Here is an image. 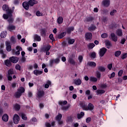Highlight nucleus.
Here are the masks:
<instances>
[{
  "label": "nucleus",
  "mask_w": 127,
  "mask_h": 127,
  "mask_svg": "<svg viewBox=\"0 0 127 127\" xmlns=\"http://www.w3.org/2000/svg\"><path fill=\"white\" fill-rule=\"evenodd\" d=\"M25 92V89L23 87H20L18 88L17 91L14 94V97L18 99L21 97L22 94Z\"/></svg>",
  "instance_id": "nucleus-1"
},
{
  "label": "nucleus",
  "mask_w": 127,
  "mask_h": 127,
  "mask_svg": "<svg viewBox=\"0 0 127 127\" xmlns=\"http://www.w3.org/2000/svg\"><path fill=\"white\" fill-rule=\"evenodd\" d=\"M51 49V46L50 45H44L41 49L42 51L43 52H46V55H50V52H49V50Z\"/></svg>",
  "instance_id": "nucleus-2"
},
{
  "label": "nucleus",
  "mask_w": 127,
  "mask_h": 127,
  "mask_svg": "<svg viewBox=\"0 0 127 127\" xmlns=\"http://www.w3.org/2000/svg\"><path fill=\"white\" fill-rule=\"evenodd\" d=\"M45 92L43 90H39L37 92V98L38 99H41L44 96Z\"/></svg>",
  "instance_id": "nucleus-3"
},
{
  "label": "nucleus",
  "mask_w": 127,
  "mask_h": 127,
  "mask_svg": "<svg viewBox=\"0 0 127 127\" xmlns=\"http://www.w3.org/2000/svg\"><path fill=\"white\" fill-rule=\"evenodd\" d=\"M85 40L87 41H90L92 40V37H93V35L92 33L87 32L85 34Z\"/></svg>",
  "instance_id": "nucleus-4"
},
{
  "label": "nucleus",
  "mask_w": 127,
  "mask_h": 127,
  "mask_svg": "<svg viewBox=\"0 0 127 127\" xmlns=\"http://www.w3.org/2000/svg\"><path fill=\"white\" fill-rule=\"evenodd\" d=\"M107 49L106 48H102L100 49L99 52V56L100 57H103L106 54V53L107 52Z\"/></svg>",
  "instance_id": "nucleus-5"
},
{
  "label": "nucleus",
  "mask_w": 127,
  "mask_h": 127,
  "mask_svg": "<svg viewBox=\"0 0 127 127\" xmlns=\"http://www.w3.org/2000/svg\"><path fill=\"white\" fill-rule=\"evenodd\" d=\"M111 1L110 0H103L102 2V4L105 7H109L110 6Z\"/></svg>",
  "instance_id": "nucleus-6"
},
{
  "label": "nucleus",
  "mask_w": 127,
  "mask_h": 127,
  "mask_svg": "<svg viewBox=\"0 0 127 127\" xmlns=\"http://www.w3.org/2000/svg\"><path fill=\"white\" fill-rule=\"evenodd\" d=\"M5 46H6L7 51H8V52H9L10 51H11V44L10 43V42L6 41Z\"/></svg>",
  "instance_id": "nucleus-7"
},
{
  "label": "nucleus",
  "mask_w": 127,
  "mask_h": 127,
  "mask_svg": "<svg viewBox=\"0 0 127 127\" xmlns=\"http://www.w3.org/2000/svg\"><path fill=\"white\" fill-rule=\"evenodd\" d=\"M16 50H18V51L15 52V53H14V52H12V54L13 55H14V54H15V55H19L20 54V51H22V48H21V47L19 46H17L16 47Z\"/></svg>",
  "instance_id": "nucleus-8"
},
{
  "label": "nucleus",
  "mask_w": 127,
  "mask_h": 127,
  "mask_svg": "<svg viewBox=\"0 0 127 127\" xmlns=\"http://www.w3.org/2000/svg\"><path fill=\"white\" fill-rule=\"evenodd\" d=\"M59 62H60V60L59 58H57L55 60L52 59L50 61V65H51V66H52L54 63H55L56 64H58Z\"/></svg>",
  "instance_id": "nucleus-9"
},
{
  "label": "nucleus",
  "mask_w": 127,
  "mask_h": 127,
  "mask_svg": "<svg viewBox=\"0 0 127 127\" xmlns=\"http://www.w3.org/2000/svg\"><path fill=\"white\" fill-rule=\"evenodd\" d=\"M19 116L17 114H15L13 116V122L15 125H17L19 122Z\"/></svg>",
  "instance_id": "nucleus-10"
},
{
  "label": "nucleus",
  "mask_w": 127,
  "mask_h": 127,
  "mask_svg": "<svg viewBox=\"0 0 127 127\" xmlns=\"http://www.w3.org/2000/svg\"><path fill=\"white\" fill-rule=\"evenodd\" d=\"M110 39L114 41V42H117L118 41V36L115 34L114 33H112L110 35Z\"/></svg>",
  "instance_id": "nucleus-11"
},
{
  "label": "nucleus",
  "mask_w": 127,
  "mask_h": 127,
  "mask_svg": "<svg viewBox=\"0 0 127 127\" xmlns=\"http://www.w3.org/2000/svg\"><path fill=\"white\" fill-rule=\"evenodd\" d=\"M12 12H7V14H3V18L4 19H7V18H9V17H10V16H12V14H11Z\"/></svg>",
  "instance_id": "nucleus-12"
},
{
  "label": "nucleus",
  "mask_w": 127,
  "mask_h": 127,
  "mask_svg": "<svg viewBox=\"0 0 127 127\" xmlns=\"http://www.w3.org/2000/svg\"><path fill=\"white\" fill-rule=\"evenodd\" d=\"M29 3L27 1H25L23 2L22 6L25 8V9H26V10H28L29 8Z\"/></svg>",
  "instance_id": "nucleus-13"
},
{
  "label": "nucleus",
  "mask_w": 127,
  "mask_h": 127,
  "mask_svg": "<svg viewBox=\"0 0 127 127\" xmlns=\"http://www.w3.org/2000/svg\"><path fill=\"white\" fill-rule=\"evenodd\" d=\"M3 45H0V54L1 55L2 58H5L6 57V55H5L3 52V50L1 49V48H3Z\"/></svg>",
  "instance_id": "nucleus-14"
},
{
  "label": "nucleus",
  "mask_w": 127,
  "mask_h": 127,
  "mask_svg": "<svg viewBox=\"0 0 127 127\" xmlns=\"http://www.w3.org/2000/svg\"><path fill=\"white\" fill-rule=\"evenodd\" d=\"M19 59L16 57H12L10 58V60L12 62V63H17Z\"/></svg>",
  "instance_id": "nucleus-15"
},
{
  "label": "nucleus",
  "mask_w": 127,
  "mask_h": 127,
  "mask_svg": "<svg viewBox=\"0 0 127 127\" xmlns=\"http://www.w3.org/2000/svg\"><path fill=\"white\" fill-rule=\"evenodd\" d=\"M2 9L4 11H7V12H9L10 11V12H11V10L9 9L7 5H3L2 6Z\"/></svg>",
  "instance_id": "nucleus-16"
},
{
  "label": "nucleus",
  "mask_w": 127,
  "mask_h": 127,
  "mask_svg": "<svg viewBox=\"0 0 127 127\" xmlns=\"http://www.w3.org/2000/svg\"><path fill=\"white\" fill-rule=\"evenodd\" d=\"M88 66H89L90 67H92L93 68H95L96 66H97V64H96V63L94 62H88L87 63Z\"/></svg>",
  "instance_id": "nucleus-17"
},
{
  "label": "nucleus",
  "mask_w": 127,
  "mask_h": 127,
  "mask_svg": "<svg viewBox=\"0 0 127 127\" xmlns=\"http://www.w3.org/2000/svg\"><path fill=\"white\" fill-rule=\"evenodd\" d=\"M33 73L34 75H36V76H38L39 75H41V74L43 73V71L42 70L35 69L34 70Z\"/></svg>",
  "instance_id": "nucleus-18"
},
{
  "label": "nucleus",
  "mask_w": 127,
  "mask_h": 127,
  "mask_svg": "<svg viewBox=\"0 0 127 127\" xmlns=\"http://www.w3.org/2000/svg\"><path fill=\"white\" fill-rule=\"evenodd\" d=\"M40 31L41 36L45 37V36H46V32H47V30L45 29H41Z\"/></svg>",
  "instance_id": "nucleus-19"
},
{
  "label": "nucleus",
  "mask_w": 127,
  "mask_h": 127,
  "mask_svg": "<svg viewBox=\"0 0 127 127\" xmlns=\"http://www.w3.org/2000/svg\"><path fill=\"white\" fill-rule=\"evenodd\" d=\"M94 108L95 107L94 106V105H93V104H92L91 103H89L87 106V111H93V110H94Z\"/></svg>",
  "instance_id": "nucleus-20"
},
{
  "label": "nucleus",
  "mask_w": 127,
  "mask_h": 127,
  "mask_svg": "<svg viewBox=\"0 0 127 127\" xmlns=\"http://www.w3.org/2000/svg\"><path fill=\"white\" fill-rule=\"evenodd\" d=\"M66 33H66V32H63L59 34L58 35V38H59V39H62V38H63V37L66 36Z\"/></svg>",
  "instance_id": "nucleus-21"
},
{
  "label": "nucleus",
  "mask_w": 127,
  "mask_h": 127,
  "mask_svg": "<svg viewBox=\"0 0 127 127\" xmlns=\"http://www.w3.org/2000/svg\"><path fill=\"white\" fill-rule=\"evenodd\" d=\"M105 43L107 48H108V49H110V48H111V46H112V43L109 40H107L105 41Z\"/></svg>",
  "instance_id": "nucleus-22"
},
{
  "label": "nucleus",
  "mask_w": 127,
  "mask_h": 127,
  "mask_svg": "<svg viewBox=\"0 0 127 127\" xmlns=\"http://www.w3.org/2000/svg\"><path fill=\"white\" fill-rule=\"evenodd\" d=\"M74 84L77 86H79L82 84V80H81L80 78L74 79Z\"/></svg>",
  "instance_id": "nucleus-23"
},
{
  "label": "nucleus",
  "mask_w": 127,
  "mask_h": 127,
  "mask_svg": "<svg viewBox=\"0 0 127 127\" xmlns=\"http://www.w3.org/2000/svg\"><path fill=\"white\" fill-rule=\"evenodd\" d=\"M80 106L84 111H88V106H87V105H86L84 103H81Z\"/></svg>",
  "instance_id": "nucleus-24"
},
{
  "label": "nucleus",
  "mask_w": 127,
  "mask_h": 127,
  "mask_svg": "<svg viewBox=\"0 0 127 127\" xmlns=\"http://www.w3.org/2000/svg\"><path fill=\"white\" fill-rule=\"evenodd\" d=\"M13 109L17 112H18L20 110V105L18 104H15L13 105Z\"/></svg>",
  "instance_id": "nucleus-25"
},
{
  "label": "nucleus",
  "mask_w": 127,
  "mask_h": 127,
  "mask_svg": "<svg viewBox=\"0 0 127 127\" xmlns=\"http://www.w3.org/2000/svg\"><path fill=\"white\" fill-rule=\"evenodd\" d=\"M29 4L30 5V6H33L34 4H36L37 3V1H36L35 0H30L29 1Z\"/></svg>",
  "instance_id": "nucleus-26"
},
{
  "label": "nucleus",
  "mask_w": 127,
  "mask_h": 127,
  "mask_svg": "<svg viewBox=\"0 0 127 127\" xmlns=\"http://www.w3.org/2000/svg\"><path fill=\"white\" fill-rule=\"evenodd\" d=\"M5 65L7 67H10L11 66V62L9 60H6L4 61Z\"/></svg>",
  "instance_id": "nucleus-27"
},
{
  "label": "nucleus",
  "mask_w": 127,
  "mask_h": 127,
  "mask_svg": "<svg viewBox=\"0 0 127 127\" xmlns=\"http://www.w3.org/2000/svg\"><path fill=\"white\" fill-rule=\"evenodd\" d=\"M34 39L36 41H41V37L37 34L34 36Z\"/></svg>",
  "instance_id": "nucleus-28"
},
{
  "label": "nucleus",
  "mask_w": 127,
  "mask_h": 127,
  "mask_svg": "<svg viewBox=\"0 0 127 127\" xmlns=\"http://www.w3.org/2000/svg\"><path fill=\"white\" fill-rule=\"evenodd\" d=\"M96 76L98 80H101V74L99 70L96 71Z\"/></svg>",
  "instance_id": "nucleus-29"
},
{
  "label": "nucleus",
  "mask_w": 127,
  "mask_h": 127,
  "mask_svg": "<svg viewBox=\"0 0 127 127\" xmlns=\"http://www.w3.org/2000/svg\"><path fill=\"white\" fill-rule=\"evenodd\" d=\"M97 69L98 70L100 71V72H105V71H106V68L101 65L98 66Z\"/></svg>",
  "instance_id": "nucleus-30"
},
{
  "label": "nucleus",
  "mask_w": 127,
  "mask_h": 127,
  "mask_svg": "<svg viewBox=\"0 0 127 127\" xmlns=\"http://www.w3.org/2000/svg\"><path fill=\"white\" fill-rule=\"evenodd\" d=\"M74 27H73V26L69 27L68 28H67L66 29V32L67 33L70 34V33H71V31H74Z\"/></svg>",
  "instance_id": "nucleus-31"
},
{
  "label": "nucleus",
  "mask_w": 127,
  "mask_h": 127,
  "mask_svg": "<svg viewBox=\"0 0 127 127\" xmlns=\"http://www.w3.org/2000/svg\"><path fill=\"white\" fill-rule=\"evenodd\" d=\"M96 29H97V27L94 25H91V26L88 28L89 31H94V30H96Z\"/></svg>",
  "instance_id": "nucleus-32"
},
{
  "label": "nucleus",
  "mask_w": 127,
  "mask_h": 127,
  "mask_svg": "<svg viewBox=\"0 0 127 127\" xmlns=\"http://www.w3.org/2000/svg\"><path fill=\"white\" fill-rule=\"evenodd\" d=\"M57 23L58 24H62L63 23V17L62 16H59L57 19Z\"/></svg>",
  "instance_id": "nucleus-33"
},
{
  "label": "nucleus",
  "mask_w": 127,
  "mask_h": 127,
  "mask_svg": "<svg viewBox=\"0 0 127 127\" xmlns=\"http://www.w3.org/2000/svg\"><path fill=\"white\" fill-rule=\"evenodd\" d=\"M89 81H90V82H97V81H98V78L94 76H90L89 77Z\"/></svg>",
  "instance_id": "nucleus-34"
},
{
  "label": "nucleus",
  "mask_w": 127,
  "mask_h": 127,
  "mask_svg": "<svg viewBox=\"0 0 127 127\" xmlns=\"http://www.w3.org/2000/svg\"><path fill=\"white\" fill-rule=\"evenodd\" d=\"M2 120L3 121V122H7L8 121V116L6 114H4L2 117Z\"/></svg>",
  "instance_id": "nucleus-35"
},
{
  "label": "nucleus",
  "mask_w": 127,
  "mask_h": 127,
  "mask_svg": "<svg viewBox=\"0 0 127 127\" xmlns=\"http://www.w3.org/2000/svg\"><path fill=\"white\" fill-rule=\"evenodd\" d=\"M105 90H100V89H98L96 91V94L98 95H103V94H104V93H105Z\"/></svg>",
  "instance_id": "nucleus-36"
},
{
  "label": "nucleus",
  "mask_w": 127,
  "mask_h": 127,
  "mask_svg": "<svg viewBox=\"0 0 127 127\" xmlns=\"http://www.w3.org/2000/svg\"><path fill=\"white\" fill-rule=\"evenodd\" d=\"M116 33L118 36H123V31L121 29H118Z\"/></svg>",
  "instance_id": "nucleus-37"
},
{
  "label": "nucleus",
  "mask_w": 127,
  "mask_h": 127,
  "mask_svg": "<svg viewBox=\"0 0 127 127\" xmlns=\"http://www.w3.org/2000/svg\"><path fill=\"white\" fill-rule=\"evenodd\" d=\"M7 29L9 30V31H12V30L15 29V27L12 25H10L7 27Z\"/></svg>",
  "instance_id": "nucleus-38"
},
{
  "label": "nucleus",
  "mask_w": 127,
  "mask_h": 127,
  "mask_svg": "<svg viewBox=\"0 0 127 127\" xmlns=\"http://www.w3.org/2000/svg\"><path fill=\"white\" fill-rule=\"evenodd\" d=\"M70 107H71V105H70V104H68L67 106H63L62 107V110L63 111H68Z\"/></svg>",
  "instance_id": "nucleus-39"
},
{
  "label": "nucleus",
  "mask_w": 127,
  "mask_h": 127,
  "mask_svg": "<svg viewBox=\"0 0 127 127\" xmlns=\"http://www.w3.org/2000/svg\"><path fill=\"white\" fill-rule=\"evenodd\" d=\"M83 116H85V113H84V112H81L80 114H77V119L80 120V119L83 118Z\"/></svg>",
  "instance_id": "nucleus-40"
},
{
  "label": "nucleus",
  "mask_w": 127,
  "mask_h": 127,
  "mask_svg": "<svg viewBox=\"0 0 127 127\" xmlns=\"http://www.w3.org/2000/svg\"><path fill=\"white\" fill-rule=\"evenodd\" d=\"M14 74V71H13V69L10 68L8 70L7 75H13Z\"/></svg>",
  "instance_id": "nucleus-41"
},
{
  "label": "nucleus",
  "mask_w": 127,
  "mask_h": 127,
  "mask_svg": "<svg viewBox=\"0 0 127 127\" xmlns=\"http://www.w3.org/2000/svg\"><path fill=\"white\" fill-rule=\"evenodd\" d=\"M87 47L89 49H93L95 47V44L94 43H89L87 45Z\"/></svg>",
  "instance_id": "nucleus-42"
},
{
  "label": "nucleus",
  "mask_w": 127,
  "mask_h": 127,
  "mask_svg": "<svg viewBox=\"0 0 127 127\" xmlns=\"http://www.w3.org/2000/svg\"><path fill=\"white\" fill-rule=\"evenodd\" d=\"M61 119H62V114H59L56 117V121H61Z\"/></svg>",
  "instance_id": "nucleus-43"
},
{
  "label": "nucleus",
  "mask_w": 127,
  "mask_h": 127,
  "mask_svg": "<svg viewBox=\"0 0 127 127\" xmlns=\"http://www.w3.org/2000/svg\"><path fill=\"white\" fill-rule=\"evenodd\" d=\"M6 34H7L6 31H3V32H2L1 33V34H0V37L1 38H4L5 37H6Z\"/></svg>",
  "instance_id": "nucleus-44"
},
{
  "label": "nucleus",
  "mask_w": 127,
  "mask_h": 127,
  "mask_svg": "<svg viewBox=\"0 0 127 127\" xmlns=\"http://www.w3.org/2000/svg\"><path fill=\"white\" fill-rule=\"evenodd\" d=\"M49 86H51V81L48 80L47 81V83L45 85V88L48 89V88H49Z\"/></svg>",
  "instance_id": "nucleus-45"
},
{
  "label": "nucleus",
  "mask_w": 127,
  "mask_h": 127,
  "mask_svg": "<svg viewBox=\"0 0 127 127\" xmlns=\"http://www.w3.org/2000/svg\"><path fill=\"white\" fill-rule=\"evenodd\" d=\"M94 18L92 17H88L86 18V22H91L93 21Z\"/></svg>",
  "instance_id": "nucleus-46"
},
{
  "label": "nucleus",
  "mask_w": 127,
  "mask_h": 127,
  "mask_svg": "<svg viewBox=\"0 0 127 127\" xmlns=\"http://www.w3.org/2000/svg\"><path fill=\"white\" fill-rule=\"evenodd\" d=\"M121 54H122V52H121V51H117L115 52V55L116 57H119V56H120Z\"/></svg>",
  "instance_id": "nucleus-47"
},
{
  "label": "nucleus",
  "mask_w": 127,
  "mask_h": 127,
  "mask_svg": "<svg viewBox=\"0 0 127 127\" xmlns=\"http://www.w3.org/2000/svg\"><path fill=\"white\" fill-rule=\"evenodd\" d=\"M75 42V39H69L68 40V44H73Z\"/></svg>",
  "instance_id": "nucleus-48"
},
{
  "label": "nucleus",
  "mask_w": 127,
  "mask_h": 127,
  "mask_svg": "<svg viewBox=\"0 0 127 127\" xmlns=\"http://www.w3.org/2000/svg\"><path fill=\"white\" fill-rule=\"evenodd\" d=\"M21 116L22 120H24V121H26V120H27V117H26V115L25 114L21 113Z\"/></svg>",
  "instance_id": "nucleus-49"
},
{
  "label": "nucleus",
  "mask_w": 127,
  "mask_h": 127,
  "mask_svg": "<svg viewBox=\"0 0 127 127\" xmlns=\"http://www.w3.org/2000/svg\"><path fill=\"white\" fill-rule=\"evenodd\" d=\"M59 105H61V106H62L63 105H67V101H60L59 102Z\"/></svg>",
  "instance_id": "nucleus-50"
},
{
  "label": "nucleus",
  "mask_w": 127,
  "mask_h": 127,
  "mask_svg": "<svg viewBox=\"0 0 127 127\" xmlns=\"http://www.w3.org/2000/svg\"><path fill=\"white\" fill-rule=\"evenodd\" d=\"M68 62L70 64H72L73 65H74L75 64V61H74V60H73L71 58H69L68 60Z\"/></svg>",
  "instance_id": "nucleus-51"
},
{
  "label": "nucleus",
  "mask_w": 127,
  "mask_h": 127,
  "mask_svg": "<svg viewBox=\"0 0 127 127\" xmlns=\"http://www.w3.org/2000/svg\"><path fill=\"white\" fill-rule=\"evenodd\" d=\"M36 15L37 16H43V13L40 12L39 11H37L36 12Z\"/></svg>",
  "instance_id": "nucleus-52"
},
{
  "label": "nucleus",
  "mask_w": 127,
  "mask_h": 127,
  "mask_svg": "<svg viewBox=\"0 0 127 127\" xmlns=\"http://www.w3.org/2000/svg\"><path fill=\"white\" fill-rule=\"evenodd\" d=\"M8 18V21L9 23H11L13 21V18H12V16L9 17V18Z\"/></svg>",
  "instance_id": "nucleus-53"
},
{
  "label": "nucleus",
  "mask_w": 127,
  "mask_h": 127,
  "mask_svg": "<svg viewBox=\"0 0 127 127\" xmlns=\"http://www.w3.org/2000/svg\"><path fill=\"white\" fill-rule=\"evenodd\" d=\"M117 13V11L116 9H114L110 12V15H114L115 14Z\"/></svg>",
  "instance_id": "nucleus-54"
},
{
  "label": "nucleus",
  "mask_w": 127,
  "mask_h": 127,
  "mask_svg": "<svg viewBox=\"0 0 127 127\" xmlns=\"http://www.w3.org/2000/svg\"><path fill=\"white\" fill-rule=\"evenodd\" d=\"M102 38H107L108 37V34L107 33H103L101 35Z\"/></svg>",
  "instance_id": "nucleus-55"
},
{
  "label": "nucleus",
  "mask_w": 127,
  "mask_h": 127,
  "mask_svg": "<svg viewBox=\"0 0 127 127\" xmlns=\"http://www.w3.org/2000/svg\"><path fill=\"white\" fill-rule=\"evenodd\" d=\"M6 77H7L8 81H11V80H12V76H11V75L7 74Z\"/></svg>",
  "instance_id": "nucleus-56"
},
{
  "label": "nucleus",
  "mask_w": 127,
  "mask_h": 127,
  "mask_svg": "<svg viewBox=\"0 0 127 127\" xmlns=\"http://www.w3.org/2000/svg\"><path fill=\"white\" fill-rule=\"evenodd\" d=\"M121 58L122 59H126V58H127V54H124L122 55V56H121Z\"/></svg>",
  "instance_id": "nucleus-57"
},
{
  "label": "nucleus",
  "mask_w": 127,
  "mask_h": 127,
  "mask_svg": "<svg viewBox=\"0 0 127 127\" xmlns=\"http://www.w3.org/2000/svg\"><path fill=\"white\" fill-rule=\"evenodd\" d=\"M91 58L95 59L96 58V53L93 52L91 54Z\"/></svg>",
  "instance_id": "nucleus-58"
},
{
  "label": "nucleus",
  "mask_w": 127,
  "mask_h": 127,
  "mask_svg": "<svg viewBox=\"0 0 127 127\" xmlns=\"http://www.w3.org/2000/svg\"><path fill=\"white\" fill-rule=\"evenodd\" d=\"M123 70H121L119 71L118 72V76H119V77H122V75H123Z\"/></svg>",
  "instance_id": "nucleus-59"
},
{
  "label": "nucleus",
  "mask_w": 127,
  "mask_h": 127,
  "mask_svg": "<svg viewBox=\"0 0 127 127\" xmlns=\"http://www.w3.org/2000/svg\"><path fill=\"white\" fill-rule=\"evenodd\" d=\"M16 85H17V83L16 82H13L11 84V87L13 88H16Z\"/></svg>",
  "instance_id": "nucleus-60"
},
{
  "label": "nucleus",
  "mask_w": 127,
  "mask_h": 127,
  "mask_svg": "<svg viewBox=\"0 0 127 127\" xmlns=\"http://www.w3.org/2000/svg\"><path fill=\"white\" fill-rule=\"evenodd\" d=\"M115 72H112V73L111 74V76H109L110 79H112V78L115 77Z\"/></svg>",
  "instance_id": "nucleus-61"
},
{
  "label": "nucleus",
  "mask_w": 127,
  "mask_h": 127,
  "mask_svg": "<svg viewBox=\"0 0 127 127\" xmlns=\"http://www.w3.org/2000/svg\"><path fill=\"white\" fill-rule=\"evenodd\" d=\"M50 39L52 40V41H54V37H53V34H51L49 36Z\"/></svg>",
  "instance_id": "nucleus-62"
},
{
  "label": "nucleus",
  "mask_w": 127,
  "mask_h": 127,
  "mask_svg": "<svg viewBox=\"0 0 127 127\" xmlns=\"http://www.w3.org/2000/svg\"><path fill=\"white\" fill-rule=\"evenodd\" d=\"M78 60L80 63H81V62H82V60H83V57L82 56H79L78 57Z\"/></svg>",
  "instance_id": "nucleus-63"
},
{
  "label": "nucleus",
  "mask_w": 127,
  "mask_h": 127,
  "mask_svg": "<svg viewBox=\"0 0 127 127\" xmlns=\"http://www.w3.org/2000/svg\"><path fill=\"white\" fill-rule=\"evenodd\" d=\"M15 69H16V70H20V65H19V64H16L15 66Z\"/></svg>",
  "instance_id": "nucleus-64"
}]
</instances>
